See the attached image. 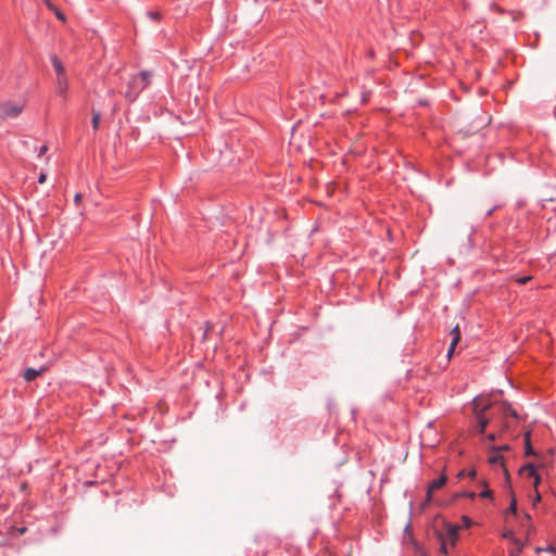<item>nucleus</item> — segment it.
I'll return each mask as SVG.
<instances>
[{"label": "nucleus", "mask_w": 556, "mask_h": 556, "mask_svg": "<svg viewBox=\"0 0 556 556\" xmlns=\"http://www.w3.org/2000/svg\"><path fill=\"white\" fill-rule=\"evenodd\" d=\"M541 500V495L539 494V492L536 491V501H540Z\"/></svg>", "instance_id": "obj_34"}, {"label": "nucleus", "mask_w": 556, "mask_h": 556, "mask_svg": "<svg viewBox=\"0 0 556 556\" xmlns=\"http://www.w3.org/2000/svg\"><path fill=\"white\" fill-rule=\"evenodd\" d=\"M24 102L22 101H1L0 102V119H12L20 116L24 110Z\"/></svg>", "instance_id": "obj_2"}, {"label": "nucleus", "mask_w": 556, "mask_h": 556, "mask_svg": "<svg viewBox=\"0 0 556 556\" xmlns=\"http://www.w3.org/2000/svg\"><path fill=\"white\" fill-rule=\"evenodd\" d=\"M501 408H502L503 414H504L505 416H507V415H511V416H514V417H516V416H517L516 410H515V409H513V408H511L509 405H507V404H502V405H501Z\"/></svg>", "instance_id": "obj_15"}, {"label": "nucleus", "mask_w": 556, "mask_h": 556, "mask_svg": "<svg viewBox=\"0 0 556 556\" xmlns=\"http://www.w3.org/2000/svg\"><path fill=\"white\" fill-rule=\"evenodd\" d=\"M536 457V462L533 463L534 464V470L536 468L539 469H545L547 468L551 464H552V459H551V455H545V456H540V455H535Z\"/></svg>", "instance_id": "obj_9"}, {"label": "nucleus", "mask_w": 556, "mask_h": 556, "mask_svg": "<svg viewBox=\"0 0 556 556\" xmlns=\"http://www.w3.org/2000/svg\"><path fill=\"white\" fill-rule=\"evenodd\" d=\"M546 201L556 202V187L547 190L546 195L544 198Z\"/></svg>", "instance_id": "obj_16"}, {"label": "nucleus", "mask_w": 556, "mask_h": 556, "mask_svg": "<svg viewBox=\"0 0 556 556\" xmlns=\"http://www.w3.org/2000/svg\"><path fill=\"white\" fill-rule=\"evenodd\" d=\"M48 151V147L47 146H42L40 149H39V156L45 154L46 152Z\"/></svg>", "instance_id": "obj_29"}, {"label": "nucleus", "mask_w": 556, "mask_h": 556, "mask_svg": "<svg viewBox=\"0 0 556 556\" xmlns=\"http://www.w3.org/2000/svg\"><path fill=\"white\" fill-rule=\"evenodd\" d=\"M472 406L478 420V431L480 433H483L489 424V420L482 415V413L486 410L491 406V404L483 397H476L472 401Z\"/></svg>", "instance_id": "obj_3"}, {"label": "nucleus", "mask_w": 556, "mask_h": 556, "mask_svg": "<svg viewBox=\"0 0 556 556\" xmlns=\"http://www.w3.org/2000/svg\"><path fill=\"white\" fill-rule=\"evenodd\" d=\"M68 88V80L66 74L56 76V92L60 96H65Z\"/></svg>", "instance_id": "obj_7"}, {"label": "nucleus", "mask_w": 556, "mask_h": 556, "mask_svg": "<svg viewBox=\"0 0 556 556\" xmlns=\"http://www.w3.org/2000/svg\"><path fill=\"white\" fill-rule=\"evenodd\" d=\"M504 473L508 476V470L506 468H504Z\"/></svg>", "instance_id": "obj_35"}, {"label": "nucleus", "mask_w": 556, "mask_h": 556, "mask_svg": "<svg viewBox=\"0 0 556 556\" xmlns=\"http://www.w3.org/2000/svg\"><path fill=\"white\" fill-rule=\"evenodd\" d=\"M48 5H49V8H50L52 11H54V12H55V15H56V17H58L59 20H61V21H63V22L65 21V15H64L62 12H60V11H59V10H56V9H54V8H53V5H51L49 2H48Z\"/></svg>", "instance_id": "obj_19"}, {"label": "nucleus", "mask_w": 556, "mask_h": 556, "mask_svg": "<svg viewBox=\"0 0 556 556\" xmlns=\"http://www.w3.org/2000/svg\"><path fill=\"white\" fill-rule=\"evenodd\" d=\"M525 447H526V455H536V453L533 451L530 442V432H526L525 434Z\"/></svg>", "instance_id": "obj_12"}, {"label": "nucleus", "mask_w": 556, "mask_h": 556, "mask_svg": "<svg viewBox=\"0 0 556 556\" xmlns=\"http://www.w3.org/2000/svg\"><path fill=\"white\" fill-rule=\"evenodd\" d=\"M47 367L45 366H41L39 369H35V368H27L24 374H23V378L26 380V381H33L34 379H36L39 375H41L43 371H46Z\"/></svg>", "instance_id": "obj_8"}, {"label": "nucleus", "mask_w": 556, "mask_h": 556, "mask_svg": "<svg viewBox=\"0 0 556 556\" xmlns=\"http://www.w3.org/2000/svg\"><path fill=\"white\" fill-rule=\"evenodd\" d=\"M451 336H452V341H451V344H450V348H448V351H447L448 358L452 357V355H453V353L455 351V348H456L457 343L460 340V331H459V326L458 325H456L451 330Z\"/></svg>", "instance_id": "obj_6"}, {"label": "nucleus", "mask_w": 556, "mask_h": 556, "mask_svg": "<svg viewBox=\"0 0 556 556\" xmlns=\"http://www.w3.org/2000/svg\"><path fill=\"white\" fill-rule=\"evenodd\" d=\"M446 481H447L446 476L442 475L440 478L433 480L430 483V485L428 486V490H427V501L428 502L431 500L432 493L435 492L437 490L441 489L442 486H444Z\"/></svg>", "instance_id": "obj_4"}, {"label": "nucleus", "mask_w": 556, "mask_h": 556, "mask_svg": "<svg viewBox=\"0 0 556 556\" xmlns=\"http://www.w3.org/2000/svg\"><path fill=\"white\" fill-rule=\"evenodd\" d=\"M489 440L493 441L495 439V435L494 434H489Z\"/></svg>", "instance_id": "obj_33"}, {"label": "nucleus", "mask_w": 556, "mask_h": 556, "mask_svg": "<svg viewBox=\"0 0 556 556\" xmlns=\"http://www.w3.org/2000/svg\"><path fill=\"white\" fill-rule=\"evenodd\" d=\"M504 538H506V539H510V540H513V541H514V540H516V539L514 538V533H513L511 531L506 532V533L504 534Z\"/></svg>", "instance_id": "obj_28"}, {"label": "nucleus", "mask_w": 556, "mask_h": 556, "mask_svg": "<svg viewBox=\"0 0 556 556\" xmlns=\"http://www.w3.org/2000/svg\"><path fill=\"white\" fill-rule=\"evenodd\" d=\"M51 62H52V65L54 67V71L56 73V76L58 75H63V74H66L65 73V68L61 62V60L56 56V55H52L51 56Z\"/></svg>", "instance_id": "obj_10"}, {"label": "nucleus", "mask_w": 556, "mask_h": 556, "mask_svg": "<svg viewBox=\"0 0 556 556\" xmlns=\"http://www.w3.org/2000/svg\"><path fill=\"white\" fill-rule=\"evenodd\" d=\"M448 539L451 540L452 545H454L457 539V528H451L447 532Z\"/></svg>", "instance_id": "obj_17"}, {"label": "nucleus", "mask_w": 556, "mask_h": 556, "mask_svg": "<svg viewBox=\"0 0 556 556\" xmlns=\"http://www.w3.org/2000/svg\"><path fill=\"white\" fill-rule=\"evenodd\" d=\"M441 549H442V552H443V553H445V554H447V553H448L447 547H446V543H444V542L442 543Z\"/></svg>", "instance_id": "obj_30"}, {"label": "nucleus", "mask_w": 556, "mask_h": 556, "mask_svg": "<svg viewBox=\"0 0 556 556\" xmlns=\"http://www.w3.org/2000/svg\"><path fill=\"white\" fill-rule=\"evenodd\" d=\"M101 115L98 111L92 110V127L94 130L99 128Z\"/></svg>", "instance_id": "obj_14"}, {"label": "nucleus", "mask_w": 556, "mask_h": 556, "mask_svg": "<svg viewBox=\"0 0 556 556\" xmlns=\"http://www.w3.org/2000/svg\"><path fill=\"white\" fill-rule=\"evenodd\" d=\"M81 199H83L81 193H76L75 198H74V201H75L76 204H79Z\"/></svg>", "instance_id": "obj_27"}, {"label": "nucleus", "mask_w": 556, "mask_h": 556, "mask_svg": "<svg viewBox=\"0 0 556 556\" xmlns=\"http://www.w3.org/2000/svg\"><path fill=\"white\" fill-rule=\"evenodd\" d=\"M489 463L492 465H500L504 468V458L503 456L496 451L494 454H492L489 457Z\"/></svg>", "instance_id": "obj_11"}, {"label": "nucleus", "mask_w": 556, "mask_h": 556, "mask_svg": "<svg viewBox=\"0 0 556 556\" xmlns=\"http://www.w3.org/2000/svg\"><path fill=\"white\" fill-rule=\"evenodd\" d=\"M465 476H469L470 478H475L476 476V471L475 470H470L469 472H466V470H462L459 471V473L457 475L458 478H463Z\"/></svg>", "instance_id": "obj_20"}, {"label": "nucleus", "mask_w": 556, "mask_h": 556, "mask_svg": "<svg viewBox=\"0 0 556 556\" xmlns=\"http://www.w3.org/2000/svg\"><path fill=\"white\" fill-rule=\"evenodd\" d=\"M488 123H490V117H485V118H483V121H482V125H486Z\"/></svg>", "instance_id": "obj_31"}, {"label": "nucleus", "mask_w": 556, "mask_h": 556, "mask_svg": "<svg viewBox=\"0 0 556 556\" xmlns=\"http://www.w3.org/2000/svg\"><path fill=\"white\" fill-rule=\"evenodd\" d=\"M47 180V174L46 173H41L38 177V182L39 184H45Z\"/></svg>", "instance_id": "obj_25"}, {"label": "nucleus", "mask_w": 556, "mask_h": 556, "mask_svg": "<svg viewBox=\"0 0 556 556\" xmlns=\"http://www.w3.org/2000/svg\"><path fill=\"white\" fill-rule=\"evenodd\" d=\"M515 547L509 552V556H519L522 551V544L519 540H514Z\"/></svg>", "instance_id": "obj_13"}, {"label": "nucleus", "mask_w": 556, "mask_h": 556, "mask_svg": "<svg viewBox=\"0 0 556 556\" xmlns=\"http://www.w3.org/2000/svg\"><path fill=\"white\" fill-rule=\"evenodd\" d=\"M529 280H531V277L530 276H525V277L519 278L518 282L521 283V285H525Z\"/></svg>", "instance_id": "obj_26"}, {"label": "nucleus", "mask_w": 556, "mask_h": 556, "mask_svg": "<svg viewBox=\"0 0 556 556\" xmlns=\"http://www.w3.org/2000/svg\"><path fill=\"white\" fill-rule=\"evenodd\" d=\"M535 551H536L538 553H539V552H543V551H545V552H549V553H552V554L556 555V548H555L554 546H548V547H546V548L538 547Z\"/></svg>", "instance_id": "obj_22"}, {"label": "nucleus", "mask_w": 556, "mask_h": 556, "mask_svg": "<svg viewBox=\"0 0 556 556\" xmlns=\"http://www.w3.org/2000/svg\"><path fill=\"white\" fill-rule=\"evenodd\" d=\"M507 513H511V514H516L517 513V502H516V498L513 497L511 498V502H510V505L507 509Z\"/></svg>", "instance_id": "obj_18"}, {"label": "nucleus", "mask_w": 556, "mask_h": 556, "mask_svg": "<svg viewBox=\"0 0 556 556\" xmlns=\"http://www.w3.org/2000/svg\"><path fill=\"white\" fill-rule=\"evenodd\" d=\"M147 15L151 18V20H154V21H159L161 20V13L160 12H148Z\"/></svg>", "instance_id": "obj_21"}, {"label": "nucleus", "mask_w": 556, "mask_h": 556, "mask_svg": "<svg viewBox=\"0 0 556 556\" xmlns=\"http://www.w3.org/2000/svg\"><path fill=\"white\" fill-rule=\"evenodd\" d=\"M151 74L149 72H141L138 76H134L128 83V88L125 97L129 102H134L140 91L150 84Z\"/></svg>", "instance_id": "obj_1"}, {"label": "nucleus", "mask_w": 556, "mask_h": 556, "mask_svg": "<svg viewBox=\"0 0 556 556\" xmlns=\"http://www.w3.org/2000/svg\"><path fill=\"white\" fill-rule=\"evenodd\" d=\"M458 496H466V497H468V498H471V500H472V498H475L476 493H475V492H465V493H462V494H457V495H456V497H458Z\"/></svg>", "instance_id": "obj_24"}, {"label": "nucleus", "mask_w": 556, "mask_h": 556, "mask_svg": "<svg viewBox=\"0 0 556 556\" xmlns=\"http://www.w3.org/2000/svg\"><path fill=\"white\" fill-rule=\"evenodd\" d=\"M464 521H465V523H466V525H469V523H470V521H469V518H468V517H464Z\"/></svg>", "instance_id": "obj_32"}, {"label": "nucleus", "mask_w": 556, "mask_h": 556, "mask_svg": "<svg viewBox=\"0 0 556 556\" xmlns=\"http://www.w3.org/2000/svg\"><path fill=\"white\" fill-rule=\"evenodd\" d=\"M520 473H527L528 477H533L534 478V488L535 489L538 488V485L540 484V481H541V477L534 470L533 463H528L525 466H522L520 468Z\"/></svg>", "instance_id": "obj_5"}, {"label": "nucleus", "mask_w": 556, "mask_h": 556, "mask_svg": "<svg viewBox=\"0 0 556 556\" xmlns=\"http://www.w3.org/2000/svg\"><path fill=\"white\" fill-rule=\"evenodd\" d=\"M479 495L482 498H486V497L492 498V491L490 489H485Z\"/></svg>", "instance_id": "obj_23"}]
</instances>
